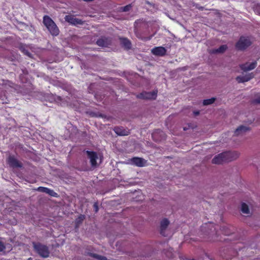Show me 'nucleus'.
<instances>
[{
    "label": "nucleus",
    "mask_w": 260,
    "mask_h": 260,
    "mask_svg": "<svg viewBox=\"0 0 260 260\" xmlns=\"http://www.w3.org/2000/svg\"><path fill=\"white\" fill-rule=\"evenodd\" d=\"M239 156L238 152H224L216 155L212 162L214 164H220L225 161H230L237 159Z\"/></svg>",
    "instance_id": "f257e3e1"
},
{
    "label": "nucleus",
    "mask_w": 260,
    "mask_h": 260,
    "mask_svg": "<svg viewBox=\"0 0 260 260\" xmlns=\"http://www.w3.org/2000/svg\"><path fill=\"white\" fill-rule=\"evenodd\" d=\"M43 22L52 36H56L59 34V30L58 28L49 16L45 15L43 17Z\"/></svg>",
    "instance_id": "f03ea898"
},
{
    "label": "nucleus",
    "mask_w": 260,
    "mask_h": 260,
    "mask_svg": "<svg viewBox=\"0 0 260 260\" xmlns=\"http://www.w3.org/2000/svg\"><path fill=\"white\" fill-rule=\"evenodd\" d=\"M32 245L35 251L42 257H48L49 255L48 247L41 243L33 242Z\"/></svg>",
    "instance_id": "7ed1b4c3"
},
{
    "label": "nucleus",
    "mask_w": 260,
    "mask_h": 260,
    "mask_svg": "<svg viewBox=\"0 0 260 260\" xmlns=\"http://www.w3.org/2000/svg\"><path fill=\"white\" fill-rule=\"evenodd\" d=\"M251 44V40L248 37H241L236 44V48L238 50H244L250 46Z\"/></svg>",
    "instance_id": "20e7f679"
},
{
    "label": "nucleus",
    "mask_w": 260,
    "mask_h": 260,
    "mask_svg": "<svg viewBox=\"0 0 260 260\" xmlns=\"http://www.w3.org/2000/svg\"><path fill=\"white\" fill-rule=\"evenodd\" d=\"M86 152L92 167H96L99 164L101 163V159L99 158L95 152L89 151H87Z\"/></svg>",
    "instance_id": "39448f33"
},
{
    "label": "nucleus",
    "mask_w": 260,
    "mask_h": 260,
    "mask_svg": "<svg viewBox=\"0 0 260 260\" xmlns=\"http://www.w3.org/2000/svg\"><path fill=\"white\" fill-rule=\"evenodd\" d=\"M9 166L13 168H21L23 167L22 163L16 159L14 156H10L8 158Z\"/></svg>",
    "instance_id": "423d86ee"
},
{
    "label": "nucleus",
    "mask_w": 260,
    "mask_h": 260,
    "mask_svg": "<svg viewBox=\"0 0 260 260\" xmlns=\"http://www.w3.org/2000/svg\"><path fill=\"white\" fill-rule=\"evenodd\" d=\"M157 96V91L144 92L138 95V98L142 99L153 100L155 99Z\"/></svg>",
    "instance_id": "0eeeda50"
},
{
    "label": "nucleus",
    "mask_w": 260,
    "mask_h": 260,
    "mask_svg": "<svg viewBox=\"0 0 260 260\" xmlns=\"http://www.w3.org/2000/svg\"><path fill=\"white\" fill-rule=\"evenodd\" d=\"M254 75L253 73H248L244 75L239 76L236 78V80L238 83H243L249 81L253 78Z\"/></svg>",
    "instance_id": "6e6552de"
},
{
    "label": "nucleus",
    "mask_w": 260,
    "mask_h": 260,
    "mask_svg": "<svg viewBox=\"0 0 260 260\" xmlns=\"http://www.w3.org/2000/svg\"><path fill=\"white\" fill-rule=\"evenodd\" d=\"M249 131L248 126L241 125L239 126L235 131L234 135L236 136H241Z\"/></svg>",
    "instance_id": "1a4fd4ad"
},
{
    "label": "nucleus",
    "mask_w": 260,
    "mask_h": 260,
    "mask_svg": "<svg viewBox=\"0 0 260 260\" xmlns=\"http://www.w3.org/2000/svg\"><path fill=\"white\" fill-rule=\"evenodd\" d=\"M256 65L257 62L255 61L251 63L247 62L245 64H242L240 66V68L242 70L247 71L254 69Z\"/></svg>",
    "instance_id": "9d476101"
},
{
    "label": "nucleus",
    "mask_w": 260,
    "mask_h": 260,
    "mask_svg": "<svg viewBox=\"0 0 260 260\" xmlns=\"http://www.w3.org/2000/svg\"><path fill=\"white\" fill-rule=\"evenodd\" d=\"M66 21L75 25H81L83 23L81 20L71 16H66Z\"/></svg>",
    "instance_id": "9b49d317"
},
{
    "label": "nucleus",
    "mask_w": 260,
    "mask_h": 260,
    "mask_svg": "<svg viewBox=\"0 0 260 260\" xmlns=\"http://www.w3.org/2000/svg\"><path fill=\"white\" fill-rule=\"evenodd\" d=\"M131 164L141 167L145 166L146 161L140 157H134L131 159Z\"/></svg>",
    "instance_id": "f8f14e48"
},
{
    "label": "nucleus",
    "mask_w": 260,
    "mask_h": 260,
    "mask_svg": "<svg viewBox=\"0 0 260 260\" xmlns=\"http://www.w3.org/2000/svg\"><path fill=\"white\" fill-rule=\"evenodd\" d=\"M151 52L155 55L163 56L166 53V49L163 47H156L151 50Z\"/></svg>",
    "instance_id": "ddd939ff"
},
{
    "label": "nucleus",
    "mask_w": 260,
    "mask_h": 260,
    "mask_svg": "<svg viewBox=\"0 0 260 260\" xmlns=\"http://www.w3.org/2000/svg\"><path fill=\"white\" fill-rule=\"evenodd\" d=\"M169 221L167 219H164L161 220L160 223V234L164 236H167L165 231L169 224Z\"/></svg>",
    "instance_id": "4468645a"
},
{
    "label": "nucleus",
    "mask_w": 260,
    "mask_h": 260,
    "mask_svg": "<svg viewBox=\"0 0 260 260\" xmlns=\"http://www.w3.org/2000/svg\"><path fill=\"white\" fill-rule=\"evenodd\" d=\"M227 49V46L225 45H223L220 46L218 48L213 49L211 51V53H223Z\"/></svg>",
    "instance_id": "2eb2a0df"
},
{
    "label": "nucleus",
    "mask_w": 260,
    "mask_h": 260,
    "mask_svg": "<svg viewBox=\"0 0 260 260\" xmlns=\"http://www.w3.org/2000/svg\"><path fill=\"white\" fill-rule=\"evenodd\" d=\"M241 210L243 214H249L250 213L249 208L248 205L245 203L241 204Z\"/></svg>",
    "instance_id": "dca6fc26"
},
{
    "label": "nucleus",
    "mask_w": 260,
    "mask_h": 260,
    "mask_svg": "<svg viewBox=\"0 0 260 260\" xmlns=\"http://www.w3.org/2000/svg\"><path fill=\"white\" fill-rule=\"evenodd\" d=\"M114 131L119 136H126L128 135V132L121 127H115Z\"/></svg>",
    "instance_id": "f3484780"
},
{
    "label": "nucleus",
    "mask_w": 260,
    "mask_h": 260,
    "mask_svg": "<svg viewBox=\"0 0 260 260\" xmlns=\"http://www.w3.org/2000/svg\"><path fill=\"white\" fill-rule=\"evenodd\" d=\"M121 44L126 49H128L131 47V43L129 41L125 38H122L120 39Z\"/></svg>",
    "instance_id": "a211bd4d"
},
{
    "label": "nucleus",
    "mask_w": 260,
    "mask_h": 260,
    "mask_svg": "<svg viewBox=\"0 0 260 260\" xmlns=\"http://www.w3.org/2000/svg\"><path fill=\"white\" fill-rule=\"evenodd\" d=\"M46 193L50 195L51 197H56L57 196V193L54 191L53 190L47 188V191H46Z\"/></svg>",
    "instance_id": "6ab92c4d"
},
{
    "label": "nucleus",
    "mask_w": 260,
    "mask_h": 260,
    "mask_svg": "<svg viewBox=\"0 0 260 260\" xmlns=\"http://www.w3.org/2000/svg\"><path fill=\"white\" fill-rule=\"evenodd\" d=\"M215 100V98H211L210 99L205 100L203 101V104L204 105H210L214 102Z\"/></svg>",
    "instance_id": "aec40b11"
},
{
    "label": "nucleus",
    "mask_w": 260,
    "mask_h": 260,
    "mask_svg": "<svg viewBox=\"0 0 260 260\" xmlns=\"http://www.w3.org/2000/svg\"><path fill=\"white\" fill-rule=\"evenodd\" d=\"M84 216L83 215H80L76 220V223L77 225H79L80 223H81L83 220L84 219Z\"/></svg>",
    "instance_id": "412c9836"
},
{
    "label": "nucleus",
    "mask_w": 260,
    "mask_h": 260,
    "mask_svg": "<svg viewBox=\"0 0 260 260\" xmlns=\"http://www.w3.org/2000/svg\"><path fill=\"white\" fill-rule=\"evenodd\" d=\"M96 43L100 46H105L106 45V43L103 39L98 40Z\"/></svg>",
    "instance_id": "4be33fe9"
},
{
    "label": "nucleus",
    "mask_w": 260,
    "mask_h": 260,
    "mask_svg": "<svg viewBox=\"0 0 260 260\" xmlns=\"http://www.w3.org/2000/svg\"><path fill=\"white\" fill-rule=\"evenodd\" d=\"M92 256L99 260H106L107 259L105 257L102 256L95 254H92Z\"/></svg>",
    "instance_id": "5701e85b"
},
{
    "label": "nucleus",
    "mask_w": 260,
    "mask_h": 260,
    "mask_svg": "<svg viewBox=\"0 0 260 260\" xmlns=\"http://www.w3.org/2000/svg\"><path fill=\"white\" fill-rule=\"evenodd\" d=\"M47 188H48L47 187L40 186V187H39L36 190L37 191H40L42 192L46 193V191H47Z\"/></svg>",
    "instance_id": "b1692460"
},
{
    "label": "nucleus",
    "mask_w": 260,
    "mask_h": 260,
    "mask_svg": "<svg viewBox=\"0 0 260 260\" xmlns=\"http://www.w3.org/2000/svg\"><path fill=\"white\" fill-rule=\"evenodd\" d=\"M254 11L257 14L260 15V5H257L254 8Z\"/></svg>",
    "instance_id": "393cba45"
},
{
    "label": "nucleus",
    "mask_w": 260,
    "mask_h": 260,
    "mask_svg": "<svg viewBox=\"0 0 260 260\" xmlns=\"http://www.w3.org/2000/svg\"><path fill=\"white\" fill-rule=\"evenodd\" d=\"M5 249H6L5 245L2 241H0V252L3 251Z\"/></svg>",
    "instance_id": "a878e982"
},
{
    "label": "nucleus",
    "mask_w": 260,
    "mask_h": 260,
    "mask_svg": "<svg viewBox=\"0 0 260 260\" xmlns=\"http://www.w3.org/2000/svg\"><path fill=\"white\" fill-rule=\"evenodd\" d=\"M131 7V6L130 5H127L126 6H125L123 8V11H128L129 10Z\"/></svg>",
    "instance_id": "bb28decb"
},
{
    "label": "nucleus",
    "mask_w": 260,
    "mask_h": 260,
    "mask_svg": "<svg viewBox=\"0 0 260 260\" xmlns=\"http://www.w3.org/2000/svg\"><path fill=\"white\" fill-rule=\"evenodd\" d=\"M23 52L25 54H26V55L28 56H30L31 55V53L27 50H23Z\"/></svg>",
    "instance_id": "cd10ccee"
},
{
    "label": "nucleus",
    "mask_w": 260,
    "mask_h": 260,
    "mask_svg": "<svg viewBox=\"0 0 260 260\" xmlns=\"http://www.w3.org/2000/svg\"><path fill=\"white\" fill-rule=\"evenodd\" d=\"M93 207H94V210L95 211V212H98V205L97 204L95 203L93 205Z\"/></svg>",
    "instance_id": "c85d7f7f"
},
{
    "label": "nucleus",
    "mask_w": 260,
    "mask_h": 260,
    "mask_svg": "<svg viewBox=\"0 0 260 260\" xmlns=\"http://www.w3.org/2000/svg\"><path fill=\"white\" fill-rule=\"evenodd\" d=\"M255 102L260 104V96L255 100Z\"/></svg>",
    "instance_id": "c756f323"
},
{
    "label": "nucleus",
    "mask_w": 260,
    "mask_h": 260,
    "mask_svg": "<svg viewBox=\"0 0 260 260\" xmlns=\"http://www.w3.org/2000/svg\"><path fill=\"white\" fill-rule=\"evenodd\" d=\"M194 113L196 115H197L199 114V111L194 112Z\"/></svg>",
    "instance_id": "7c9ffc66"
},
{
    "label": "nucleus",
    "mask_w": 260,
    "mask_h": 260,
    "mask_svg": "<svg viewBox=\"0 0 260 260\" xmlns=\"http://www.w3.org/2000/svg\"><path fill=\"white\" fill-rule=\"evenodd\" d=\"M223 233L224 234H225V235H228V232H225H225H223Z\"/></svg>",
    "instance_id": "2f4dec72"
},
{
    "label": "nucleus",
    "mask_w": 260,
    "mask_h": 260,
    "mask_svg": "<svg viewBox=\"0 0 260 260\" xmlns=\"http://www.w3.org/2000/svg\"><path fill=\"white\" fill-rule=\"evenodd\" d=\"M155 135H156L155 134H153V137H154L155 136Z\"/></svg>",
    "instance_id": "473e14b6"
}]
</instances>
